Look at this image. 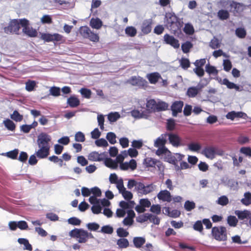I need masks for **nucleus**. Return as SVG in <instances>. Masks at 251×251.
<instances>
[{
    "label": "nucleus",
    "mask_w": 251,
    "mask_h": 251,
    "mask_svg": "<svg viewBox=\"0 0 251 251\" xmlns=\"http://www.w3.org/2000/svg\"><path fill=\"white\" fill-rule=\"evenodd\" d=\"M50 140V136L46 133H42L38 136L37 142L39 149L35 153L38 158L43 159L48 156L50 149L49 142Z\"/></svg>",
    "instance_id": "nucleus-1"
},
{
    "label": "nucleus",
    "mask_w": 251,
    "mask_h": 251,
    "mask_svg": "<svg viewBox=\"0 0 251 251\" xmlns=\"http://www.w3.org/2000/svg\"><path fill=\"white\" fill-rule=\"evenodd\" d=\"M211 234L215 239L219 241L227 240L226 229L223 226H214L212 228Z\"/></svg>",
    "instance_id": "nucleus-2"
},
{
    "label": "nucleus",
    "mask_w": 251,
    "mask_h": 251,
    "mask_svg": "<svg viewBox=\"0 0 251 251\" xmlns=\"http://www.w3.org/2000/svg\"><path fill=\"white\" fill-rule=\"evenodd\" d=\"M167 20L166 25L168 30L176 31L178 29V23L177 17L174 13H167L165 15Z\"/></svg>",
    "instance_id": "nucleus-3"
},
{
    "label": "nucleus",
    "mask_w": 251,
    "mask_h": 251,
    "mask_svg": "<svg viewBox=\"0 0 251 251\" xmlns=\"http://www.w3.org/2000/svg\"><path fill=\"white\" fill-rule=\"evenodd\" d=\"M70 236L78 238L79 243H85L87 241V231L82 229L75 228L72 230L69 233Z\"/></svg>",
    "instance_id": "nucleus-4"
},
{
    "label": "nucleus",
    "mask_w": 251,
    "mask_h": 251,
    "mask_svg": "<svg viewBox=\"0 0 251 251\" xmlns=\"http://www.w3.org/2000/svg\"><path fill=\"white\" fill-rule=\"evenodd\" d=\"M128 82L131 85L137 86L139 88L145 89L148 86L147 81L140 76H131L128 80Z\"/></svg>",
    "instance_id": "nucleus-5"
},
{
    "label": "nucleus",
    "mask_w": 251,
    "mask_h": 251,
    "mask_svg": "<svg viewBox=\"0 0 251 251\" xmlns=\"http://www.w3.org/2000/svg\"><path fill=\"white\" fill-rule=\"evenodd\" d=\"M153 190L152 184L145 186L144 183L139 182L136 191L139 196L147 195Z\"/></svg>",
    "instance_id": "nucleus-6"
},
{
    "label": "nucleus",
    "mask_w": 251,
    "mask_h": 251,
    "mask_svg": "<svg viewBox=\"0 0 251 251\" xmlns=\"http://www.w3.org/2000/svg\"><path fill=\"white\" fill-rule=\"evenodd\" d=\"M106 155L105 152L99 153L97 151H92L88 155V159L92 161H103Z\"/></svg>",
    "instance_id": "nucleus-7"
},
{
    "label": "nucleus",
    "mask_w": 251,
    "mask_h": 251,
    "mask_svg": "<svg viewBox=\"0 0 251 251\" xmlns=\"http://www.w3.org/2000/svg\"><path fill=\"white\" fill-rule=\"evenodd\" d=\"M164 39L165 43L174 47L175 49H178L180 44L177 39L174 36H171L168 34H166L164 36Z\"/></svg>",
    "instance_id": "nucleus-8"
},
{
    "label": "nucleus",
    "mask_w": 251,
    "mask_h": 251,
    "mask_svg": "<svg viewBox=\"0 0 251 251\" xmlns=\"http://www.w3.org/2000/svg\"><path fill=\"white\" fill-rule=\"evenodd\" d=\"M183 106V102L182 101H175L171 106L173 116L176 117L178 113L181 112Z\"/></svg>",
    "instance_id": "nucleus-9"
},
{
    "label": "nucleus",
    "mask_w": 251,
    "mask_h": 251,
    "mask_svg": "<svg viewBox=\"0 0 251 251\" xmlns=\"http://www.w3.org/2000/svg\"><path fill=\"white\" fill-rule=\"evenodd\" d=\"M157 198L163 201L170 202L172 200V197L170 192L167 190L160 191L157 195Z\"/></svg>",
    "instance_id": "nucleus-10"
},
{
    "label": "nucleus",
    "mask_w": 251,
    "mask_h": 251,
    "mask_svg": "<svg viewBox=\"0 0 251 251\" xmlns=\"http://www.w3.org/2000/svg\"><path fill=\"white\" fill-rule=\"evenodd\" d=\"M41 37L45 41L50 42L53 41H60L62 40V36L57 33L53 34L43 33L42 34Z\"/></svg>",
    "instance_id": "nucleus-11"
},
{
    "label": "nucleus",
    "mask_w": 251,
    "mask_h": 251,
    "mask_svg": "<svg viewBox=\"0 0 251 251\" xmlns=\"http://www.w3.org/2000/svg\"><path fill=\"white\" fill-rule=\"evenodd\" d=\"M216 152V148L213 146L205 147L202 151V153L207 158L213 159Z\"/></svg>",
    "instance_id": "nucleus-12"
},
{
    "label": "nucleus",
    "mask_w": 251,
    "mask_h": 251,
    "mask_svg": "<svg viewBox=\"0 0 251 251\" xmlns=\"http://www.w3.org/2000/svg\"><path fill=\"white\" fill-rule=\"evenodd\" d=\"M168 136L170 143L173 146L177 147L180 146L181 139L177 134L169 133L168 134Z\"/></svg>",
    "instance_id": "nucleus-13"
},
{
    "label": "nucleus",
    "mask_w": 251,
    "mask_h": 251,
    "mask_svg": "<svg viewBox=\"0 0 251 251\" xmlns=\"http://www.w3.org/2000/svg\"><path fill=\"white\" fill-rule=\"evenodd\" d=\"M168 133L162 134L154 142V146L155 147H163L167 142Z\"/></svg>",
    "instance_id": "nucleus-14"
},
{
    "label": "nucleus",
    "mask_w": 251,
    "mask_h": 251,
    "mask_svg": "<svg viewBox=\"0 0 251 251\" xmlns=\"http://www.w3.org/2000/svg\"><path fill=\"white\" fill-rule=\"evenodd\" d=\"M4 29L10 31H17L20 29L19 20H12L9 24V25L5 27Z\"/></svg>",
    "instance_id": "nucleus-15"
},
{
    "label": "nucleus",
    "mask_w": 251,
    "mask_h": 251,
    "mask_svg": "<svg viewBox=\"0 0 251 251\" xmlns=\"http://www.w3.org/2000/svg\"><path fill=\"white\" fill-rule=\"evenodd\" d=\"M219 82L221 84L226 85V87L228 89H234L236 91L240 90V88H239V86L237 85L236 84H235L233 82L229 81V80L226 78H225L223 79V80L220 79V80L219 81Z\"/></svg>",
    "instance_id": "nucleus-16"
},
{
    "label": "nucleus",
    "mask_w": 251,
    "mask_h": 251,
    "mask_svg": "<svg viewBox=\"0 0 251 251\" xmlns=\"http://www.w3.org/2000/svg\"><path fill=\"white\" fill-rule=\"evenodd\" d=\"M147 78L151 84H156L159 79L161 78V75L157 72L151 73L147 75Z\"/></svg>",
    "instance_id": "nucleus-17"
},
{
    "label": "nucleus",
    "mask_w": 251,
    "mask_h": 251,
    "mask_svg": "<svg viewBox=\"0 0 251 251\" xmlns=\"http://www.w3.org/2000/svg\"><path fill=\"white\" fill-rule=\"evenodd\" d=\"M235 214L237 216L239 219L243 220L245 219H250L251 216V212L247 210L244 211L236 210Z\"/></svg>",
    "instance_id": "nucleus-18"
},
{
    "label": "nucleus",
    "mask_w": 251,
    "mask_h": 251,
    "mask_svg": "<svg viewBox=\"0 0 251 251\" xmlns=\"http://www.w3.org/2000/svg\"><path fill=\"white\" fill-rule=\"evenodd\" d=\"M82 36L87 38L91 41L97 42L99 40L98 35L95 32H80Z\"/></svg>",
    "instance_id": "nucleus-19"
},
{
    "label": "nucleus",
    "mask_w": 251,
    "mask_h": 251,
    "mask_svg": "<svg viewBox=\"0 0 251 251\" xmlns=\"http://www.w3.org/2000/svg\"><path fill=\"white\" fill-rule=\"evenodd\" d=\"M156 101L154 99H151L147 101L146 103L147 110L149 113L155 112Z\"/></svg>",
    "instance_id": "nucleus-20"
},
{
    "label": "nucleus",
    "mask_w": 251,
    "mask_h": 251,
    "mask_svg": "<svg viewBox=\"0 0 251 251\" xmlns=\"http://www.w3.org/2000/svg\"><path fill=\"white\" fill-rule=\"evenodd\" d=\"M104 165L109 168L112 169H116L118 168L117 162L115 160H113L110 158H105L104 159Z\"/></svg>",
    "instance_id": "nucleus-21"
},
{
    "label": "nucleus",
    "mask_w": 251,
    "mask_h": 251,
    "mask_svg": "<svg viewBox=\"0 0 251 251\" xmlns=\"http://www.w3.org/2000/svg\"><path fill=\"white\" fill-rule=\"evenodd\" d=\"M134 246L137 248H140L145 243L146 239L142 237H135L133 239Z\"/></svg>",
    "instance_id": "nucleus-22"
},
{
    "label": "nucleus",
    "mask_w": 251,
    "mask_h": 251,
    "mask_svg": "<svg viewBox=\"0 0 251 251\" xmlns=\"http://www.w3.org/2000/svg\"><path fill=\"white\" fill-rule=\"evenodd\" d=\"M152 20L150 19L144 20L142 25V31H151Z\"/></svg>",
    "instance_id": "nucleus-23"
},
{
    "label": "nucleus",
    "mask_w": 251,
    "mask_h": 251,
    "mask_svg": "<svg viewBox=\"0 0 251 251\" xmlns=\"http://www.w3.org/2000/svg\"><path fill=\"white\" fill-rule=\"evenodd\" d=\"M67 103L71 107H76L79 105L80 101L76 97L71 96L68 99Z\"/></svg>",
    "instance_id": "nucleus-24"
},
{
    "label": "nucleus",
    "mask_w": 251,
    "mask_h": 251,
    "mask_svg": "<svg viewBox=\"0 0 251 251\" xmlns=\"http://www.w3.org/2000/svg\"><path fill=\"white\" fill-rule=\"evenodd\" d=\"M20 26L23 27V31H30V24L29 21L26 19L19 20Z\"/></svg>",
    "instance_id": "nucleus-25"
},
{
    "label": "nucleus",
    "mask_w": 251,
    "mask_h": 251,
    "mask_svg": "<svg viewBox=\"0 0 251 251\" xmlns=\"http://www.w3.org/2000/svg\"><path fill=\"white\" fill-rule=\"evenodd\" d=\"M230 6L231 8H234V11L237 13L240 12L243 10V4L238 3L233 1H230Z\"/></svg>",
    "instance_id": "nucleus-26"
},
{
    "label": "nucleus",
    "mask_w": 251,
    "mask_h": 251,
    "mask_svg": "<svg viewBox=\"0 0 251 251\" xmlns=\"http://www.w3.org/2000/svg\"><path fill=\"white\" fill-rule=\"evenodd\" d=\"M200 91V89L196 87H189L187 91V95L190 98L195 97Z\"/></svg>",
    "instance_id": "nucleus-27"
},
{
    "label": "nucleus",
    "mask_w": 251,
    "mask_h": 251,
    "mask_svg": "<svg viewBox=\"0 0 251 251\" xmlns=\"http://www.w3.org/2000/svg\"><path fill=\"white\" fill-rule=\"evenodd\" d=\"M156 112L165 111L167 110L168 107V104L166 102L162 101H159L157 102H156Z\"/></svg>",
    "instance_id": "nucleus-28"
},
{
    "label": "nucleus",
    "mask_w": 251,
    "mask_h": 251,
    "mask_svg": "<svg viewBox=\"0 0 251 251\" xmlns=\"http://www.w3.org/2000/svg\"><path fill=\"white\" fill-rule=\"evenodd\" d=\"M157 160L151 157H147L144 160V164L147 167H154L157 163Z\"/></svg>",
    "instance_id": "nucleus-29"
},
{
    "label": "nucleus",
    "mask_w": 251,
    "mask_h": 251,
    "mask_svg": "<svg viewBox=\"0 0 251 251\" xmlns=\"http://www.w3.org/2000/svg\"><path fill=\"white\" fill-rule=\"evenodd\" d=\"M217 16L220 20H225L229 18V13L227 10L222 9L218 11Z\"/></svg>",
    "instance_id": "nucleus-30"
},
{
    "label": "nucleus",
    "mask_w": 251,
    "mask_h": 251,
    "mask_svg": "<svg viewBox=\"0 0 251 251\" xmlns=\"http://www.w3.org/2000/svg\"><path fill=\"white\" fill-rule=\"evenodd\" d=\"M18 241L20 244H23L25 246V249L29 251H31L32 250V246L29 244L28 240L26 239L19 238Z\"/></svg>",
    "instance_id": "nucleus-31"
},
{
    "label": "nucleus",
    "mask_w": 251,
    "mask_h": 251,
    "mask_svg": "<svg viewBox=\"0 0 251 251\" xmlns=\"http://www.w3.org/2000/svg\"><path fill=\"white\" fill-rule=\"evenodd\" d=\"M241 202L246 206L251 204V193L250 192H246L244 194V198L241 200Z\"/></svg>",
    "instance_id": "nucleus-32"
},
{
    "label": "nucleus",
    "mask_w": 251,
    "mask_h": 251,
    "mask_svg": "<svg viewBox=\"0 0 251 251\" xmlns=\"http://www.w3.org/2000/svg\"><path fill=\"white\" fill-rule=\"evenodd\" d=\"M117 244L120 248H126L129 246V242L127 239L122 238L118 239Z\"/></svg>",
    "instance_id": "nucleus-33"
},
{
    "label": "nucleus",
    "mask_w": 251,
    "mask_h": 251,
    "mask_svg": "<svg viewBox=\"0 0 251 251\" xmlns=\"http://www.w3.org/2000/svg\"><path fill=\"white\" fill-rule=\"evenodd\" d=\"M193 44L189 41H186L181 45V49L185 53H187L190 51L191 48H193Z\"/></svg>",
    "instance_id": "nucleus-34"
},
{
    "label": "nucleus",
    "mask_w": 251,
    "mask_h": 251,
    "mask_svg": "<svg viewBox=\"0 0 251 251\" xmlns=\"http://www.w3.org/2000/svg\"><path fill=\"white\" fill-rule=\"evenodd\" d=\"M90 24L92 27L97 29H99L102 25V22L99 19H92Z\"/></svg>",
    "instance_id": "nucleus-35"
},
{
    "label": "nucleus",
    "mask_w": 251,
    "mask_h": 251,
    "mask_svg": "<svg viewBox=\"0 0 251 251\" xmlns=\"http://www.w3.org/2000/svg\"><path fill=\"white\" fill-rule=\"evenodd\" d=\"M5 126L9 130L13 131L15 130L16 126L13 121L9 119H6L3 122Z\"/></svg>",
    "instance_id": "nucleus-36"
},
{
    "label": "nucleus",
    "mask_w": 251,
    "mask_h": 251,
    "mask_svg": "<svg viewBox=\"0 0 251 251\" xmlns=\"http://www.w3.org/2000/svg\"><path fill=\"white\" fill-rule=\"evenodd\" d=\"M11 118L16 122H21L23 119V116L21 115L18 111L15 110L11 115Z\"/></svg>",
    "instance_id": "nucleus-37"
},
{
    "label": "nucleus",
    "mask_w": 251,
    "mask_h": 251,
    "mask_svg": "<svg viewBox=\"0 0 251 251\" xmlns=\"http://www.w3.org/2000/svg\"><path fill=\"white\" fill-rule=\"evenodd\" d=\"M188 149L192 151H198L201 149V145L197 143H191L188 146Z\"/></svg>",
    "instance_id": "nucleus-38"
},
{
    "label": "nucleus",
    "mask_w": 251,
    "mask_h": 251,
    "mask_svg": "<svg viewBox=\"0 0 251 251\" xmlns=\"http://www.w3.org/2000/svg\"><path fill=\"white\" fill-rule=\"evenodd\" d=\"M36 82L34 80H28L25 83V89L28 92L33 91L36 86Z\"/></svg>",
    "instance_id": "nucleus-39"
},
{
    "label": "nucleus",
    "mask_w": 251,
    "mask_h": 251,
    "mask_svg": "<svg viewBox=\"0 0 251 251\" xmlns=\"http://www.w3.org/2000/svg\"><path fill=\"white\" fill-rule=\"evenodd\" d=\"M106 137L110 144H114L116 143V136L114 133L112 132L107 133Z\"/></svg>",
    "instance_id": "nucleus-40"
},
{
    "label": "nucleus",
    "mask_w": 251,
    "mask_h": 251,
    "mask_svg": "<svg viewBox=\"0 0 251 251\" xmlns=\"http://www.w3.org/2000/svg\"><path fill=\"white\" fill-rule=\"evenodd\" d=\"M18 153V149H14L13 151L6 152V155L9 158L12 159H16L17 158Z\"/></svg>",
    "instance_id": "nucleus-41"
},
{
    "label": "nucleus",
    "mask_w": 251,
    "mask_h": 251,
    "mask_svg": "<svg viewBox=\"0 0 251 251\" xmlns=\"http://www.w3.org/2000/svg\"><path fill=\"white\" fill-rule=\"evenodd\" d=\"M229 202L228 199L226 196H222L219 197L217 201V203L219 205L225 206Z\"/></svg>",
    "instance_id": "nucleus-42"
},
{
    "label": "nucleus",
    "mask_w": 251,
    "mask_h": 251,
    "mask_svg": "<svg viewBox=\"0 0 251 251\" xmlns=\"http://www.w3.org/2000/svg\"><path fill=\"white\" fill-rule=\"evenodd\" d=\"M181 67L184 69H187L190 66V62L188 59L182 57L180 60Z\"/></svg>",
    "instance_id": "nucleus-43"
},
{
    "label": "nucleus",
    "mask_w": 251,
    "mask_h": 251,
    "mask_svg": "<svg viewBox=\"0 0 251 251\" xmlns=\"http://www.w3.org/2000/svg\"><path fill=\"white\" fill-rule=\"evenodd\" d=\"M196 207V205L194 202L187 201L184 203V208L187 211H190L192 209H194Z\"/></svg>",
    "instance_id": "nucleus-44"
},
{
    "label": "nucleus",
    "mask_w": 251,
    "mask_h": 251,
    "mask_svg": "<svg viewBox=\"0 0 251 251\" xmlns=\"http://www.w3.org/2000/svg\"><path fill=\"white\" fill-rule=\"evenodd\" d=\"M148 217L149 218L148 220H149L150 222L157 225L159 224L160 219L157 216L148 213Z\"/></svg>",
    "instance_id": "nucleus-45"
},
{
    "label": "nucleus",
    "mask_w": 251,
    "mask_h": 251,
    "mask_svg": "<svg viewBox=\"0 0 251 251\" xmlns=\"http://www.w3.org/2000/svg\"><path fill=\"white\" fill-rule=\"evenodd\" d=\"M227 223L231 226H235L238 223V220L234 216H229L227 217Z\"/></svg>",
    "instance_id": "nucleus-46"
},
{
    "label": "nucleus",
    "mask_w": 251,
    "mask_h": 251,
    "mask_svg": "<svg viewBox=\"0 0 251 251\" xmlns=\"http://www.w3.org/2000/svg\"><path fill=\"white\" fill-rule=\"evenodd\" d=\"M95 144L97 146L101 147H106L108 146L107 141L104 138H100L95 141Z\"/></svg>",
    "instance_id": "nucleus-47"
},
{
    "label": "nucleus",
    "mask_w": 251,
    "mask_h": 251,
    "mask_svg": "<svg viewBox=\"0 0 251 251\" xmlns=\"http://www.w3.org/2000/svg\"><path fill=\"white\" fill-rule=\"evenodd\" d=\"M210 47L213 49H216L220 47V43L218 39L214 37L210 42Z\"/></svg>",
    "instance_id": "nucleus-48"
},
{
    "label": "nucleus",
    "mask_w": 251,
    "mask_h": 251,
    "mask_svg": "<svg viewBox=\"0 0 251 251\" xmlns=\"http://www.w3.org/2000/svg\"><path fill=\"white\" fill-rule=\"evenodd\" d=\"M120 117V115L118 112L110 113L108 116V119L110 122L116 121Z\"/></svg>",
    "instance_id": "nucleus-49"
},
{
    "label": "nucleus",
    "mask_w": 251,
    "mask_h": 251,
    "mask_svg": "<svg viewBox=\"0 0 251 251\" xmlns=\"http://www.w3.org/2000/svg\"><path fill=\"white\" fill-rule=\"evenodd\" d=\"M75 140L79 142H84L85 140V135L81 131L77 132L75 134Z\"/></svg>",
    "instance_id": "nucleus-50"
},
{
    "label": "nucleus",
    "mask_w": 251,
    "mask_h": 251,
    "mask_svg": "<svg viewBox=\"0 0 251 251\" xmlns=\"http://www.w3.org/2000/svg\"><path fill=\"white\" fill-rule=\"evenodd\" d=\"M117 233L118 236L122 238L127 237L129 233L122 227L118 228L117 230Z\"/></svg>",
    "instance_id": "nucleus-51"
},
{
    "label": "nucleus",
    "mask_w": 251,
    "mask_h": 251,
    "mask_svg": "<svg viewBox=\"0 0 251 251\" xmlns=\"http://www.w3.org/2000/svg\"><path fill=\"white\" fill-rule=\"evenodd\" d=\"M50 94L54 97H58L60 95V89L59 87L53 86L50 90Z\"/></svg>",
    "instance_id": "nucleus-52"
},
{
    "label": "nucleus",
    "mask_w": 251,
    "mask_h": 251,
    "mask_svg": "<svg viewBox=\"0 0 251 251\" xmlns=\"http://www.w3.org/2000/svg\"><path fill=\"white\" fill-rule=\"evenodd\" d=\"M81 94L86 99L91 98L92 92L90 89L87 88H81L80 90Z\"/></svg>",
    "instance_id": "nucleus-53"
},
{
    "label": "nucleus",
    "mask_w": 251,
    "mask_h": 251,
    "mask_svg": "<svg viewBox=\"0 0 251 251\" xmlns=\"http://www.w3.org/2000/svg\"><path fill=\"white\" fill-rule=\"evenodd\" d=\"M121 194H122V196L124 199L127 201H130L133 198V195L132 193L130 191L126 190V189L122 192Z\"/></svg>",
    "instance_id": "nucleus-54"
},
{
    "label": "nucleus",
    "mask_w": 251,
    "mask_h": 251,
    "mask_svg": "<svg viewBox=\"0 0 251 251\" xmlns=\"http://www.w3.org/2000/svg\"><path fill=\"white\" fill-rule=\"evenodd\" d=\"M193 228L196 231L202 232L203 231L202 223L201 221H197L193 225Z\"/></svg>",
    "instance_id": "nucleus-55"
},
{
    "label": "nucleus",
    "mask_w": 251,
    "mask_h": 251,
    "mask_svg": "<svg viewBox=\"0 0 251 251\" xmlns=\"http://www.w3.org/2000/svg\"><path fill=\"white\" fill-rule=\"evenodd\" d=\"M205 71L209 74H217L218 71L214 66H211L209 64L206 65L205 66Z\"/></svg>",
    "instance_id": "nucleus-56"
},
{
    "label": "nucleus",
    "mask_w": 251,
    "mask_h": 251,
    "mask_svg": "<svg viewBox=\"0 0 251 251\" xmlns=\"http://www.w3.org/2000/svg\"><path fill=\"white\" fill-rule=\"evenodd\" d=\"M150 211L156 214H159L161 213V206L159 204L151 205Z\"/></svg>",
    "instance_id": "nucleus-57"
},
{
    "label": "nucleus",
    "mask_w": 251,
    "mask_h": 251,
    "mask_svg": "<svg viewBox=\"0 0 251 251\" xmlns=\"http://www.w3.org/2000/svg\"><path fill=\"white\" fill-rule=\"evenodd\" d=\"M148 219H149L148 217V213H145L138 216L136 218V221L137 222L143 223L147 221Z\"/></svg>",
    "instance_id": "nucleus-58"
},
{
    "label": "nucleus",
    "mask_w": 251,
    "mask_h": 251,
    "mask_svg": "<svg viewBox=\"0 0 251 251\" xmlns=\"http://www.w3.org/2000/svg\"><path fill=\"white\" fill-rule=\"evenodd\" d=\"M223 66L224 70L226 72L229 71L232 68L231 63L228 59L224 60Z\"/></svg>",
    "instance_id": "nucleus-59"
},
{
    "label": "nucleus",
    "mask_w": 251,
    "mask_h": 251,
    "mask_svg": "<svg viewBox=\"0 0 251 251\" xmlns=\"http://www.w3.org/2000/svg\"><path fill=\"white\" fill-rule=\"evenodd\" d=\"M175 122L174 120L170 119L168 120L167 123V129L169 131H172L175 129Z\"/></svg>",
    "instance_id": "nucleus-60"
},
{
    "label": "nucleus",
    "mask_w": 251,
    "mask_h": 251,
    "mask_svg": "<svg viewBox=\"0 0 251 251\" xmlns=\"http://www.w3.org/2000/svg\"><path fill=\"white\" fill-rule=\"evenodd\" d=\"M115 184H116V187L118 189L120 193H121L125 189H126L124 185L123 180L122 178H120V179H119L118 181Z\"/></svg>",
    "instance_id": "nucleus-61"
},
{
    "label": "nucleus",
    "mask_w": 251,
    "mask_h": 251,
    "mask_svg": "<svg viewBox=\"0 0 251 251\" xmlns=\"http://www.w3.org/2000/svg\"><path fill=\"white\" fill-rule=\"evenodd\" d=\"M68 223L74 226H79L80 225L81 221L76 217H72L68 219Z\"/></svg>",
    "instance_id": "nucleus-62"
},
{
    "label": "nucleus",
    "mask_w": 251,
    "mask_h": 251,
    "mask_svg": "<svg viewBox=\"0 0 251 251\" xmlns=\"http://www.w3.org/2000/svg\"><path fill=\"white\" fill-rule=\"evenodd\" d=\"M143 145V142L141 140H134L132 142V147L134 149H139L142 147Z\"/></svg>",
    "instance_id": "nucleus-63"
},
{
    "label": "nucleus",
    "mask_w": 251,
    "mask_h": 251,
    "mask_svg": "<svg viewBox=\"0 0 251 251\" xmlns=\"http://www.w3.org/2000/svg\"><path fill=\"white\" fill-rule=\"evenodd\" d=\"M101 231L104 233L111 234L113 232V229L110 226H104L101 227Z\"/></svg>",
    "instance_id": "nucleus-64"
}]
</instances>
